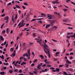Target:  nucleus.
Wrapping results in <instances>:
<instances>
[{
	"mask_svg": "<svg viewBox=\"0 0 75 75\" xmlns=\"http://www.w3.org/2000/svg\"><path fill=\"white\" fill-rule=\"evenodd\" d=\"M9 19V17L8 16H6L4 18V20L6 21V22L7 23H8V20Z\"/></svg>",
	"mask_w": 75,
	"mask_h": 75,
	"instance_id": "2",
	"label": "nucleus"
},
{
	"mask_svg": "<svg viewBox=\"0 0 75 75\" xmlns=\"http://www.w3.org/2000/svg\"><path fill=\"white\" fill-rule=\"evenodd\" d=\"M48 57L49 58L51 57V54H50V53H48Z\"/></svg>",
	"mask_w": 75,
	"mask_h": 75,
	"instance_id": "31",
	"label": "nucleus"
},
{
	"mask_svg": "<svg viewBox=\"0 0 75 75\" xmlns=\"http://www.w3.org/2000/svg\"><path fill=\"white\" fill-rule=\"evenodd\" d=\"M56 71L57 72H59V69L58 68L56 69Z\"/></svg>",
	"mask_w": 75,
	"mask_h": 75,
	"instance_id": "24",
	"label": "nucleus"
},
{
	"mask_svg": "<svg viewBox=\"0 0 75 75\" xmlns=\"http://www.w3.org/2000/svg\"><path fill=\"white\" fill-rule=\"evenodd\" d=\"M13 72V71L11 70H10L9 71V73H10V74H12Z\"/></svg>",
	"mask_w": 75,
	"mask_h": 75,
	"instance_id": "17",
	"label": "nucleus"
},
{
	"mask_svg": "<svg viewBox=\"0 0 75 75\" xmlns=\"http://www.w3.org/2000/svg\"><path fill=\"white\" fill-rule=\"evenodd\" d=\"M63 10H64V11H67V9L64 8L63 9Z\"/></svg>",
	"mask_w": 75,
	"mask_h": 75,
	"instance_id": "57",
	"label": "nucleus"
},
{
	"mask_svg": "<svg viewBox=\"0 0 75 75\" xmlns=\"http://www.w3.org/2000/svg\"><path fill=\"white\" fill-rule=\"evenodd\" d=\"M66 61L67 63H68V64H71V62L68 61V59H67Z\"/></svg>",
	"mask_w": 75,
	"mask_h": 75,
	"instance_id": "13",
	"label": "nucleus"
},
{
	"mask_svg": "<svg viewBox=\"0 0 75 75\" xmlns=\"http://www.w3.org/2000/svg\"><path fill=\"white\" fill-rule=\"evenodd\" d=\"M7 46H8V42H7V44L6 45V46H5L6 48H7Z\"/></svg>",
	"mask_w": 75,
	"mask_h": 75,
	"instance_id": "49",
	"label": "nucleus"
},
{
	"mask_svg": "<svg viewBox=\"0 0 75 75\" xmlns=\"http://www.w3.org/2000/svg\"><path fill=\"white\" fill-rule=\"evenodd\" d=\"M41 15L43 17H45V15L44 13H42L41 14Z\"/></svg>",
	"mask_w": 75,
	"mask_h": 75,
	"instance_id": "14",
	"label": "nucleus"
},
{
	"mask_svg": "<svg viewBox=\"0 0 75 75\" xmlns=\"http://www.w3.org/2000/svg\"><path fill=\"white\" fill-rule=\"evenodd\" d=\"M23 47H25V43H24L23 44Z\"/></svg>",
	"mask_w": 75,
	"mask_h": 75,
	"instance_id": "35",
	"label": "nucleus"
},
{
	"mask_svg": "<svg viewBox=\"0 0 75 75\" xmlns=\"http://www.w3.org/2000/svg\"><path fill=\"white\" fill-rule=\"evenodd\" d=\"M70 55H74V53L73 52H71L70 53Z\"/></svg>",
	"mask_w": 75,
	"mask_h": 75,
	"instance_id": "64",
	"label": "nucleus"
},
{
	"mask_svg": "<svg viewBox=\"0 0 75 75\" xmlns=\"http://www.w3.org/2000/svg\"><path fill=\"white\" fill-rule=\"evenodd\" d=\"M24 65H25V64H26V63H25V62H22V63L21 64V65H24Z\"/></svg>",
	"mask_w": 75,
	"mask_h": 75,
	"instance_id": "15",
	"label": "nucleus"
},
{
	"mask_svg": "<svg viewBox=\"0 0 75 75\" xmlns=\"http://www.w3.org/2000/svg\"><path fill=\"white\" fill-rule=\"evenodd\" d=\"M37 59H36L34 60L33 62L34 63H35V62H37Z\"/></svg>",
	"mask_w": 75,
	"mask_h": 75,
	"instance_id": "30",
	"label": "nucleus"
},
{
	"mask_svg": "<svg viewBox=\"0 0 75 75\" xmlns=\"http://www.w3.org/2000/svg\"><path fill=\"white\" fill-rule=\"evenodd\" d=\"M66 1L67 3H68V2H70L71 0H66Z\"/></svg>",
	"mask_w": 75,
	"mask_h": 75,
	"instance_id": "38",
	"label": "nucleus"
},
{
	"mask_svg": "<svg viewBox=\"0 0 75 75\" xmlns=\"http://www.w3.org/2000/svg\"><path fill=\"white\" fill-rule=\"evenodd\" d=\"M35 20H37L35 19H33L31 20V21H35Z\"/></svg>",
	"mask_w": 75,
	"mask_h": 75,
	"instance_id": "56",
	"label": "nucleus"
},
{
	"mask_svg": "<svg viewBox=\"0 0 75 75\" xmlns=\"http://www.w3.org/2000/svg\"><path fill=\"white\" fill-rule=\"evenodd\" d=\"M68 71H72V69H68Z\"/></svg>",
	"mask_w": 75,
	"mask_h": 75,
	"instance_id": "50",
	"label": "nucleus"
},
{
	"mask_svg": "<svg viewBox=\"0 0 75 75\" xmlns=\"http://www.w3.org/2000/svg\"><path fill=\"white\" fill-rule=\"evenodd\" d=\"M29 74H30V75H34V74L30 73V72H29Z\"/></svg>",
	"mask_w": 75,
	"mask_h": 75,
	"instance_id": "51",
	"label": "nucleus"
},
{
	"mask_svg": "<svg viewBox=\"0 0 75 75\" xmlns=\"http://www.w3.org/2000/svg\"><path fill=\"white\" fill-rule=\"evenodd\" d=\"M62 67H63V65H59V68H61Z\"/></svg>",
	"mask_w": 75,
	"mask_h": 75,
	"instance_id": "42",
	"label": "nucleus"
},
{
	"mask_svg": "<svg viewBox=\"0 0 75 75\" xmlns=\"http://www.w3.org/2000/svg\"><path fill=\"white\" fill-rule=\"evenodd\" d=\"M6 33V30H4L3 31H2V34H4Z\"/></svg>",
	"mask_w": 75,
	"mask_h": 75,
	"instance_id": "20",
	"label": "nucleus"
},
{
	"mask_svg": "<svg viewBox=\"0 0 75 75\" xmlns=\"http://www.w3.org/2000/svg\"><path fill=\"white\" fill-rule=\"evenodd\" d=\"M42 65V63H41L38 65V69H41V68L40 67Z\"/></svg>",
	"mask_w": 75,
	"mask_h": 75,
	"instance_id": "4",
	"label": "nucleus"
},
{
	"mask_svg": "<svg viewBox=\"0 0 75 75\" xmlns=\"http://www.w3.org/2000/svg\"><path fill=\"white\" fill-rule=\"evenodd\" d=\"M54 22H55V21H51V22L50 21V24H51V26H52L53 25V23H54Z\"/></svg>",
	"mask_w": 75,
	"mask_h": 75,
	"instance_id": "8",
	"label": "nucleus"
},
{
	"mask_svg": "<svg viewBox=\"0 0 75 75\" xmlns=\"http://www.w3.org/2000/svg\"><path fill=\"white\" fill-rule=\"evenodd\" d=\"M54 14H57V15L58 14V13H57V12H54Z\"/></svg>",
	"mask_w": 75,
	"mask_h": 75,
	"instance_id": "61",
	"label": "nucleus"
},
{
	"mask_svg": "<svg viewBox=\"0 0 75 75\" xmlns=\"http://www.w3.org/2000/svg\"><path fill=\"white\" fill-rule=\"evenodd\" d=\"M47 18H48V19H51L53 18V16L49 14H47Z\"/></svg>",
	"mask_w": 75,
	"mask_h": 75,
	"instance_id": "3",
	"label": "nucleus"
},
{
	"mask_svg": "<svg viewBox=\"0 0 75 75\" xmlns=\"http://www.w3.org/2000/svg\"><path fill=\"white\" fill-rule=\"evenodd\" d=\"M26 20L27 21H30V18H29L28 16L26 17Z\"/></svg>",
	"mask_w": 75,
	"mask_h": 75,
	"instance_id": "7",
	"label": "nucleus"
},
{
	"mask_svg": "<svg viewBox=\"0 0 75 75\" xmlns=\"http://www.w3.org/2000/svg\"><path fill=\"white\" fill-rule=\"evenodd\" d=\"M12 55H13V57H14L16 55V53H13L12 54Z\"/></svg>",
	"mask_w": 75,
	"mask_h": 75,
	"instance_id": "39",
	"label": "nucleus"
},
{
	"mask_svg": "<svg viewBox=\"0 0 75 75\" xmlns=\"http://www.w3.org/2000/svg\"><path fill=\"white\" fill-rule=\"evenodd\" d=\"M14 72H18V70H17V69H16L14 70Z\"/></svg>",
	"mask_w": 75,
	"mask_h": 75,
	"instance_id": "62",
	"label": "nucleus"
},
{
	"mask_svg": "<svg viewBox=\"0 0 75 75\" xmlns=\"http://www.w3.org/2000/svg\"><path fill=\"white\" fill-rule=\"evenodd\" d=\"M23 56L24 57L26 56L27 57H28V54L27 53H26L25 54L23 55Z\"/></svg>",
	"mask_w": 75,
	"mask_h": 75,
	"instance_id": "6",
	"label": "nucleus"
},
{
	"mask_svg": "<svg viewBox=\"0 0 75 75\" xmlns=\"http://www.w3.org/2000/svg\"><path fill=\"white\" fill-rule=\"evenodd\" d=\"M50 69H52V70H53V69H55V68L54 67H51L50 68Z\"/></svg>",
	"mask_w": 75,
	"mask_h": 75,
	"instance_id": "43",
	"label": "nucleus"
},
{
	"mask_svg": "<svg viewBox=\"0 0 75 75\" xmlns=\"http://www.w3.org/2000/svg\"><path fill=\"white\" fill-rule=\"evenodd\" d=\"M56 4H58L59 3V2H58V0H56L55 1Z\"/></svg>",
	"mask_w": 75,
	"mask_h": 75,
	"instance_id": "36",
	"label": "nucleus"
},
{
	"mask_svg": "<svg viewBox=\"0 0 75 75\" xmlns=\"http://www.w3.org/2000/svg\"><path fill=\"white\" fill-rule=\"evenodd\" d=\"M19 43L20 44V47H21V41H20L19 42Z\"/></svg>",
	"mask_w": 75,
	"mask_h": 75,
	"instance_id": "29",
	"label": "nucleus"
},
{
	"mask_svg": "<svg viewBox=\"0 0 75 75\" xmlns=\"http://www.w3.org/2000/svg\"><path fill=\"white\" fill-rule=\"evenodd\" d=\"M17 16H18V14H16L15 17V19H17Z\"/></svg>",
	"mask_w": 75,
	"mask_h": 75,
	"instance_id": "32",
	"label": "nucleus"
},
{
	"mask_svg": "<svg viewBox=\"0 0 75 75\" xmlns=\"http://www.w3.org/2000/svg\"><path fill=\"white\" fill-rule=\"evenodd\" d=\"M0 39L1 41H3L4 39H3V38L2 36H0Z\"/></svg>",
	"mask_w": 75,
	"mask_h": 75,
	"instance_id": "12",
	"label": "nucleus"
},
{
	"mask_svg": "<svg viewBox=\"0 0 75 75\" xmlns=\"http://www.w3.org/2000/svg\"><path fill=\"white\" fill-rule=\"evenodd\" d=\"M30 50H28V54H30Z\"/></svg>",
	"mask_w": 75,
	"mask_h": 75,
	"instance_id": "45",
	"label": "nucleus"
},
{
	"mask_svg": "<svg viewBox=\"0 0 75 75\" xmlns=\"http://www.w3.org/2000/svg\"><path fill=\"white\" fill-rule=\"evenodd\" d=\"M43 44L45 45H42V46H43V47H44V49H45V48H48V46H47V45H46L45 42L43 43Z\"/></svg>",
	"mask_w": 75,
	"mask_h": 75,
	"instance_id": "5",
	"label": "nucleus"
},
{
	"mask_svg": "<svg viewBox=\"0 0 75 75\" xmlns=\"http://www.w3.org/2000/svg\"><path fill=\"white\" fill-rule=\"evenodd\" d=\"M68 28H69V29H73V27H69Z\"/></svg>",
	"mask_w": 75,
	"mask_h": 75,
	"instance_id": "53",
	"label": "nucleus"
},
{
	"mask_svg": "<svg viewBox=\"0 0 75 75\" xmlns=\"http://www.w3.org/2000/svg\"><path fill=\"white\" fill-rule=\"evenodd\" d=\"M24 4V5H26V6H27V5H28V4H27L26 2H25V3Z\"/></svg>",
	"mask_w": 75,
	"mask_h": 75,
	"instance_id": "58",
	"label": "nucleus"
},
{
	"mask_svg": "<svg viewBox=\"0 0 75 75\" xmlns=\"http://www.w3.org/2000/svg\"><path fill=\"white\" fill-rule=\"evenodd\" d=\"M8 30H9L8 28H7L6 29V32L7 34H8Z\"/></svg>",
	"mask_w": 75,
	"mask_h": 75,
	"instance_id": "26",
	"label": "nucleus"
},
{
	"mask_svg": "<svg viewBox=\"0 0 75 75\" xmlns=\"http://www.w3.org/2000/svg\"><path fill=\"white\" fill-rule=\"evenodd\" d=\"M70 37L71 38H74H74H75V33L74 34V35H70Z\"/></svg>",
	"mask_w": 75,
	"mask_h": 75,
	"instance_id": "9",
	"label": "nucleus"
},
{
	"mask_svg": "<svg viewBox=\"0 0 75 75\" xmlns=\"http://www.w3.org/2000/svg\"><path fill=\"white\" fill-rule=\"evenodd\" d=\"M38 23H42V21H38Z\"/></svg>",
	"mask_w": 75,
	"mask_h": 75,
	"instance_id": "48",
	"label": "nucleus"
},
{
	"mask_svg": "<svg viewBox=\"0 0 75 75\" xmlns=\"http://www.w3.org/2000/svg\"><path fill=\"white\" fill-rule=\"evenodd\" d=\"M52 4H56V1H52Z\"/></svg>",
	"mask_w": 75,
	"mask_h": 75,
	"instance_id": "21",
	"label": "nucleus"
},
{
	"mask_svg": "<svg viewBox=\"0 0 75 75\" xmlns=\"http://www.w3.org/2000/svg\"><path fill=\"white\" fill-rule=\"evenodd\" d=\"M68 21V20H63V22H65V23H66V22H67Z\"/></svg>",
	"mask_w": 75,
	"mask_h": 75,
	"instance_id": "25",
	"label": "nucleus"
},
{
	"mask_svg": "<svg viewBox=\"0 0 75 75\" xmlns=\"http://www.w3.org/2000/svg\"><path fill=\"white\" fill-rule=\"evenodd\" d=\"M29 44L30 45V46H31V45H33V44H34V43L33 42H29Z\"/></svg>",
	"mask_w": 75,
	"mask_h": 75,
	"instance_id": "23",
	"label": "nucleus"
},
{
	"mask_svg": "<svg viewBox=\"0 0 75 75\" xmlns=\"http://www.w3.org/2000/svg\"><path fill=\"white\" fill-rule=\"evenodd\" d=\"M46 67V64H44L42 66V67Z\"/></svg>",
	"mask_w": 75,
	"mask_h": 75,
	"instance_id": "37",
	"label": "nucleus"
},
{
	"mask_svg": "<svg viewBox=\"0 0 75 75\" xmlns=\"http://www.w3.org/2000/svg\"><path fill=\"white\" fill-rule=\"evenodd\" d=\"M59 52H57L56 53V55H58V54H59Z\"/></svg>",
	"mask_w": 75,
	"mask_h": 75,
	"instance_id": "44",
	"label": "nucleus"
},
{
	"mask_svg": "<svg viewBox=\"0 0 75 75\" xmlns=\"http://www.w3.org/2000/svg\"><path fill=\"white\" fill-rule=\"evenodd\" d=\"M33 72L34 74H38V71H33Z\"/></svg>",
	"mask_w": 75,
	"mask_h": 75,
	"instance_id": "19",
	"label": "nucleus"
},
{
	"mask_svg": "<svg viewBox=\"0 0 75 75\" xmlns=\"http://www.w3.org/2000/svg\"><path fill=\"white\" fill-rule=\"evenodd\" d=\"M58 16V17L59 18L61 17V16L60 15V14H59V13H58L57 15Z\"/></svg>",
	"mask_w": 75,
	"mask_h": 75,
	"instance_id": "46",
	"label": "nucleus"
},
{
	"mask_svg": "<svg viewBox=\"0 0 75 75\" xmlns=\"http://www.w3.org/2000/svg\"><path fill=\"white\" fill-rule=\"evenodd\" d=\"M18 45H17L16 47V50H17L18 49Z\"/></svg>",
	"mask_w": 75,
	"mask_h": 75,
	"instance_id": "55",
	"label": "nucleus"
},
{
	"mask_svg": "<svg viewBox=\"0 0 75 75\" xmlns=\"http://www.w3.org/2000/svg\"><path fill=\"white\" fill-rule=\"evenodd\" d=\"M34 70L35 71H37L38 70H39V69H38V68H34Z\"/></svg>",
	"mask_w": 75,
	"mask_h": 75,
	"instance_id": "28",
	"label": "nucleus"
},
{
	"mask_svg": "<svg viewBox=\"0 0 75 75\" xmlns=\"http://www.w3.org/2000/svg\"><path fill=\"white\" fill-rule=\"evenodd\" d=\"M53 27H54V28L56 29L57 28V27L55 26H54Z\"/></svg>",
	"mask_w": 75,
	"mask_h": 75,
	"instance_id": "54",
	"label": "nucleus"
},
{
	"mask_svg": "<svg viewBox=\"0 0 75 75\" xmlns=\"http://www.w3.org/2000/svg\"><path fill=\"white\" fill-rule=\"evenodd\" d=\"M23 23H24V20H23L22 21V22L21 23V24H23Z\"/></svg>",
	"mask_w": 75,
	"mask_h": 75,
	"instance_id": "52",
	"label": "nucleus"
},
{
	"mask_svg": "<svg viewBox=\"0 0 75 75\" xmlns=\"http://www.w3.org/2000/svg\"><path fill=\"white\" fill-rule=\"evenodd\" d=\"M6 41H5V42H4V45H6Z\"/></svg>",
	"mask_w": 75,
	"mask_h": 75,
	"instance_id": "63",
	"label": "nucleus"
},
{
	"mask_svg": "<svg viewBox=\"0 0 75 75\" xmlns=\"http://www.w3.org/2000/svg\"><path fill=\"white\" fill-rule=\"evenodd\" d=\"M63 74H64V75H68V74H67V72L65 71H64L63 72Z\"/></svg>",
	"mask_w": 75,
	"mask_h": 75,
	"instance_id": "18",
	"label": "nucleus"
},
{
	"mask_svg": "<svg viewBox=\"0 0 75 75\" xmlns=\"http://www.w3.org/2000/svg\"><path fill=\"white\" fill-rule=\"evenodd\" d=\"M22 7L23 9H25V7L24 6H22Z\"/></svg>",
	"mask_w": 75,
	"mask_h": 75,
	"instance_id": "60",
	"label": "nucleus"
},
{
	"mask_svg": "<svg viewBox=\"0 0 75 75\" xmlns=\"http://www.w3.org/2000/svg\"><path fill=\"white\" fill-rule=\"evenodd\" d=\"M44 50L46 54H47V53H50V48H46H46L44 49Z\"/></svg>",
	"mask_w": 75,
	"mask_h": 75,
	"instance_id": "1",
	"label": "nucleus"
},
{
	"mask_svg": "<svg viewBox=\"0 0 75 75\" xmlns=\"http://www.w3.org/2000/svg\"><path fill=\"white\" fill-rule=\"evenodd\" d=\"M0 58L2 59H4V56L3 55H2V56H0Z\"/></svg>",
	"mask_w": 75,
	"mask_h": 75,
	"instance_id": "11",
	"label": "nucleus"
},
{
	"mask_svg": "<svg viewBox=\"0 0 75 75\" xmlns=\"http://www.w3.org/2000/svg\"><path fill=\"white\" fill-rule=\"evenodd\" d=\"M40 57L42 58V59H44V56L42 55H40Z\"/></svg>",
	"mask_w": 75,
	"mask_h": 75,
	"instance_id": "22",
	"label": "nucleus"
},
{
	"mask_svg": "<svg viewBox=\"0 0 75 75\" xmlns=\"http://www.w3.org/2000/svg\"><path fill=\"white\" fill-rule=\"evenodd\" d=\"M67 38L68 39H69L70 38V37L69 36H67Z\"/></svg>",
	"mask_w": 75,
	"mask_h": 75,
	"instance_id": "59",
	"label": "nucleus"
},
{
	"mask_svg": "<svg viewBox=\"0 0 75 75\" xmlns=\"http://www.w3.org/2000/svg\"><path fill=\"white\" fill-rule=\"evenodd\" d=\"M16 8H20V7L17 5H16Z\"/></svg>",
	"mask_w": 75,
	"mask_h": 75,
	"instance_id": "33",
	"label": "nucleus"
},
{
	"mask_svg": "<svg viewBox=\"0 0 75 75\" xmlns=\"http://www.w3.org/2000/svg\"><path fill=\"white\" fill-rule=\"evenodd\" d=\"M36 20H37L38 21V20H42V18H39L36 19Z\"/></svg>",
	"mask_w": 75,
	"mask_h": 75,
	"instance_id": "34",
	"label": "nucleus"
},
{
	"mask_svg": "<svg viewBox=\"0 0 75 75\" xmlns=\"http://www.w3.org/2000/svg\"><path fill=\"white\" fill-rule=\"evenodd\" d=\"M35 65V64L34 63H32L31 65V67H33Z\"/></svg>",
	"mask_w": 75,
	"mask_h": 75,
	"instance_id": "47",
	"label": "nucleus"
},
{
	"mask_svg": "<svg viewBox=\"0 0 75 75\" xmlns=\"http://www.w3.org/2000/svg\"><path fill=\"white\" fill-rule=\"evenodd\" d=\"M23 60L24 61H27L26 59L25 58V57H23Z\"/></svg>",
	"mask_w": 75,
	"mask_h": 75,
	"instance_id": "40",
	"label": "nucleus"
},
{
	"mask_svg": "<svg viewBox=\"0 0 75 75\" xmlns=\"http://www.w3.org/2000/svg\"><path fill=\"white\" fill-rule=\"evenodd\" d=\"M4 65H9V64L8 63H4Z\"/></svg>",
	"mask_w": 75,
	"mask_h": 75,
	"instance_id": "16",
	"label": "nucleus"
},
{
	"mask_svg": "<svg viewBox=\"0 0 75 75\" xmlns=\"http://www.w3.org/2000/svg\"><path fill=\"white\" fill-rule=\"evenodd\" d=\"M57 60H58V59L56 58H54V61H57Z\"/></svg>",
	"mask_w": 75,
	"mask_h": 75,
	"instance_id": "41",
	"label": "nucleus"
},
{
	"mask_svg": "<svg viewBox=\"0 0 75 75\" xmlns=\"http://www.w3.org/2000/svg\"><path fill=\"white\" fill-rule=\"evenodd\" d=\"M12 21H13V22H14V14H13L12 16Z\"/></svg>",
	"mask_w": 75,
	"mask_h": 75,
	"instance_id": "10",
	"label": "nucleus"
},
{
	"mask_svg": "<svg viewBox=\"0 0 75 75\" xmlns=\"http://www.w3.org/2000/svg\"><path fill=\"white\" fill-rule=\"evenodd\" d=\"M0 74L2 75H4V72H0Z\"/></svg>",
	"mask_w": 75,
	"mask_h": 75,
	"instance_id": "27",
	"label": "nucleus"
}]
</instances>
